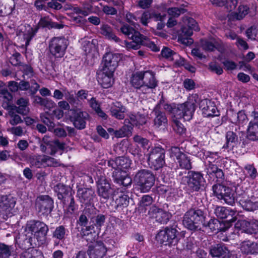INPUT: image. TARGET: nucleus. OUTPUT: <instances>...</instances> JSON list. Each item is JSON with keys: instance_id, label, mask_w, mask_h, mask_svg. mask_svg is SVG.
<instances>
[{"instance_id": "1", "label": "nucleus", "mask_w": 258, "mask_h": 258, "mask_svg": "<svg viewBox=\"0 0 258 258\" xmlns=\"http://www.w3.org/2000/svg\"><path fill=\"white\" fill-rule=\"evenodd\" d=\"M199 100L198 94H192L189 96L184 103L177 105L165 104L164 108L171 114L172 119L183 118L185 120H189L192 117L196 104Z\"/></svg>"}, {"instance_id": "2", "label": "nucleus", "mask_w": 258, "mask_h": 258, "mask_svg": "<svg viewBox=\"0 0 258 258\" xmlns=\"http://www.w3.org/2000/svg\"><path fill=\"white\" fill-rule=\"evenodd\" d=\"M205 216L200 209H191L184 215L182 223L185 227L191 231L201 230L202 226H206Z\"/></svg>"}, {"instance_id": "3", "label": "nucleus", "mask_w": 258, "mask_h": 258, "mask_svg": "<svg viewBox=\"0 0 258 258\" xmlns=\"http://www.w3.org/2000/svg\"><path fill=\"white\" fill-rule=\"evenodd\" d=\"M134 180L142 192L149 191L155 182V176L148 170H141L136 174Z\"/></svg>"}, {"instance_id": "4", "label": "nucleus", "mask_w": 258, "mask_h": 258, "mask_svg": "<svg viewBox=\"0 0 258 258\" xmlns=\"http://www.w3.org/2000/svg\"><path fill=\"white\" fill-rule=\"evenodd\" d=\"M249 191L248 189L243 190L241 187L235 188L236 194V201L245 210L252 211L258 208V203L254 202L253 196H249Z\"/></svg>"}, {"instance_id": "5", "label": "nucleus", "mask_w": 258, "mask_h": 258, "mask_svg": "<svg viewBox=\"0 0 258 258\" xmlns=\"http://www.w3.org/2000/svg\"><path fill=\"white\" fill-rule=\"evenodd\" d=\"M183 21L187 27L181 28V32L178 36V40L182 44L190 45L193 42L192 39L190 38L192 34V30L199 31V28L197 22L192 18H184Z\"/></svg>"}, {"instance_id": "6", "label": "nucleus", "mask_w": 258, "mask_h": 258, "mask_svg": "<svg viewBox=\"0 0 258 258\" xmlns=\"http://www.w3.org/2000/svg\"><path fill=\"white\" fill-rule=\"evenodd\" d=\"M178 231L174 228L166 227L161 230L156 235V240L160 244L165 245H174L178 242Z\"/></svg>"}, {"instance_id": "7", "label": "nucleus", "mask_w": 258, "mask_h": 258, "mask_svg": "<svg viewBox=\"0 0 258 258\" xmlns=\"http://www.w3.org/2000/svg\"><path fill=\"white\" fill-rule=\"evenodd\" d=\"M121 32L126 36H128L133 42H128L124 41L122 43L127 49H138L139 48V43L143 41V35L135 29L127 25H123L120 28Z\"/></svg>"}, {"instance_id": "8", "label": "nucleus", "mask_w": 258, "mask_h": 258, "mask_svg": "<svg viewBox=\"0 0 258 258\" xmlns=\"http://www.w3.org/2000/svg\"><path fill=\"white\" fill-rule=\"evenodd\" d=\"M182 181L187 184L189 189L192 191H198L203 185L205 179L203 175L198 172L189 171L187 175L182 178Z\"/></svg>"}, {"instance_id": "9", "label": "nucleus", "mask_w": 258, "mask_h": 258, "mask_svg": "<svg viewBox=\"0 0 258 258\" xmlns=\"http://www.w3.org/2000/svg\"><path fill=\"white\" fill-rule=\"evenodd\" d=\"M165 152L161 147H157L153 148L150 152L148 161L151 167L155 170L161 168L165 163Z\"/></svg>"}, {"instance_id": "10", "label": "nucleus", "mask_w": 258, "mask_h": 258, "mask_svg": "<svg viewBox=\"0 0 258 258\" xmlns=\"http://www.w3.org/2000/svg\"><path fill=\"white\" fill-rule=\"evenodd\" d=\"M68 46L67 40L64 38L55 37L52 39L49 44L51 53L56 57L63 56Z\"/></svg>"}, {"instance_id": "11", "label": "nucleus", "mask_w": 258, "mask_h": 258, "mask_svg": "<svg viewBox=\"0 0 258 258\" xmlns=\"http://www.w3.org/2000/svg\"><path fill=\"white\" fill-rule=\"evenodd\" d=\"M170 157L179 164L180 168L185 169L191 168L190 159L177 147H172L170 150Z\"/></svg>"}, {"instance_id": "12", "label": "nucleus", "mask_w": 258, "mask_h": 258, "mask_svg": "<svg viewBox=\"0 0 258 258\" xmlns=\"http://www.w3.org/2000/svg\"><path fill=\"white\" fill-rule=\"evenodd\" d=\"M121 58V55L118 53H107L103 57L102 69L114 72Z\"/></svg>"}, {"instance_id": "13", "label": "nucleus", "mask_w": 258, "mask_h": 258, "mask_svg": "<svg viewBox=\"0 0 258 258\" xmlns=\"http://www.w3.org/2000/svg\"><path fill=\"white\" fill-rule=\"evenodd\" d=\"M235 228L248 234L256 233L258 232V221L238 220L235 224Z\"/></svg>"}, {"instance_id": "14", "label": "nucleus", "mask_w": 258, "mask_h": 258, "mask_svg": "<svg viewBox=\"0 0 258 258\" xmlns=\"http://www.w3.org/2000/svg\"><path fill=\"white\" fill-rule=\"evenodd\" d=\"M16 204V200L11 195H3L0 197V212L7 216H11L12 211Z\"/></svg>"}, {"instance_id": "15", "label": "nucleus", "mask_w": 258, "mask_h": 258, "mask_svg": "<svg viewBox=\"0 0 258 258\" xmlns=\"http://www.w3.org/2000/svg\"><path fill=\"white\" fill-rule=\"evenodd\" d=\"M97 186L98 195L104 199H108L112 190L109 181L105 177L102 176L98 179Z\"/></svg>"}, {"instance_id": "16", "label": "nucleus", "mask_w": 258, "mask_h": 258, "mask_svg": "<svg viewBox=\"0 0 258 258\" xmlns=\"http://www.w3.org/2000/svg\"><path fill=\"white\" fill-rule=\"evenodd\" d=\"M131 161L125 157H121L115 158V159L110 160L108 161V165L109 167L114 169V171L122 172L126 171V170L130 167Z\"/></svg>"}, {"instance_id": "17", "label": "nucleus", "mask_w": 258, "mask_h": 258, "mask_svg": "<svg viewBox=\"0 0 258 258\" xmlns=\"http://www.w3.org/2000/svg\"><path fill=\"white\" fill-rule=\"evenodd\" d=\"M37 29L34 30L29 25H21L17 30V34L19 38L25 42V47H27L29 42L34 36Z\"/></svg>"}, {"instance_id": "18", "label": "nucleus", "mask_w": 258, "mask_h": 258, "mask_svg": "<svg viewBox=\"0 0 258 258\" xmlns=\"http://www.w3.org/2000/svg\"><path fill=\"white\" fill-rule=\"evenodd\" d=\"M53 202L47 195L38 197L36 201V206L39 212L42 213H49L51 211Z\"/></svg>"}, {"instance_id": "19", "label": "nucleus", "mask_w": 258, "mask_h": 258, "mask_svg": "<svg viewBox=\"0 0 258 258\" xmlns=\"http://www.w3.org/2000/svg\"><path fill=\"white\" fill-rule=\"evenodd\" d=\"M199 106L205 117H210L218 115V111L214 102L210 100L205 99L202 100Z\"/></svg>"}, {"instance_id": "20", "label": "nucleus", "mask_w": 258, "mask_h": 258, "mask_svg": "<svg viewBox=\"0 0 258 258\" xmlns=\"http://www.w3.org/2000/svg\"><path fill=\"white\" fill-rule=\"evenodd\" d=\"M88 114L80 110H75L71 120L73 122L74 126L79 130L84 129L86 124V120L88 118Z\"/></svg>"}, {"instance_id": "21", "label": "nucleus", "mask_w": 258, "mask_h": 258, "mask_svg": "<svg viewBox=\"0 0 258 258\" xmlns=\"http://www.w3.org/2000/svg\"><path fill=\"white\" fill-rule=\"evenodd\" d=\"M106 248L102 242H97L89 246L88 251L90 258H103L106 254Z\"/></svg>"}, {"instance_id": "22", "label": "nucleus", "mask_w": 258, "mask_h": 258, "mask_svg": "<svg viewBox=\"0 0 258 258\" xmlns=\"http://www.w3.org/2000/svg\"><path fill=\"white\" fill-rule=\"evenodd\" d=\"M149 212L157 222L161 224H166L172 216L170 213L156 207H152Z\"/></svg>"}, {"instance_id": "23", "label": "nucleus", "mask_w": 258, "mask_h": 258, "mask_svg": "<svg viewBox=\"0 0 258 258\" xmlns=\"http://www.w3.org/2000/svg\"><path fill=\"white\" fill-rule=\"evenodd\" d=\"M113 73L103 69L98 73V81L102 87L108 88L111 86L113 83Z\"/></svg>"}, {"instance_id": "24", "label": "nucleus", "mask_w": 258, "mask_h": 258, "mask_svg": "<svg viewBox=\"0 0 258 258\" xmlns=\"http://www.w3.org/2000/svg\"><path fill=\"white\" fill-rule=\"evenodd\" d=\"M143 89L147 92L149 89L156 88L158 84L154 73L152 71H143Z\"/></svg>"}, {"instance_id": "25", "label": "nucleus", "mask_w": 258, "mask_h": 258, "mask_svg": "<svg viewBox=\"0 0 258 258\" xmlns=\"http://www.w3.org/2000/svg\"><path fill=\"white\" fill-rule=\"evenodd\" d=\"M77 196L81 203L88 204L93 200L95 193L91 188H79L78 190Z\"/></svg>"}, {"instance_id": "26", "label": "nucleus", "mask_w": 258, "mask_h": 258, "mask_svg": "<svg viewBox=\"0 0 258 258\" xmlns=\"http://www.w3.org/2000/svg\"><path fill=\"white\" fill-rule=\"evenodd\" d=\"M111 115L118 119H123L124 117V113L126 110L125 107L120 102L113 103L110 109Z\"/></svg>"}, {"instance_id": "27", "label": "nucleus", "mask_w": 258, "mask_h": 258, "mask_svg": "<svg viewBox=\"0 0 258 258\" xmlns=\"http://www.w3.org/2000/svg\"><path fill=\"white\" fill-rule=\"evenodd\" d=\"M27 229L33 234L41 231H48V227L44 223L35 220L28 222L27 224Z\"/></svg>"}, {"instance_id": "28", "label": "nucleus", "mask_w": 258, "mask_h": 258, "mask_svg": "<svg viewBox=\"0 0 258 258\" xmlns=\"http://www.w3.org/2000/svg\"><path fill=\"white\" fill-rule=\"evenodd\" d=\"M113 177L116 183L127 186L132 183V179L128 176L126 171L122 172L118 171L113 172Z\"/></svg>"}, {"instance_id": "29", "label": "nucleus", "mask_w": 258, "mask_h": 258, "mask_svg": "<svg viewBox=\"0 0 258 258\" xmlns=\"http://www.w3.org/2000/svg\"><path fill=\"white\" fill-rule=\"evenodd\" d=\"M215 213L217 217L220 219L227 218L229 216L233 217L235 215L236 212L230 209H227L223 207H217L215 210ZM235 221L234 218L230 219L229 220Z\"/></svg>"}, {"instance_id": "30", "label": "nucleus", "mask_w": 258, "mask_h": 258, "mask_svg": "<svg viewBox=\"0 0 258 258\" xmlns=\"http://www.w3.org/2000/svg\"><path fill=\"white\" fill-rule=\"evenodd\" d=\"M16 104L18 106L15 107L17 112L24 115L29 113L30 109L28 107V99L21 98L17 101Z\"/></svg>"}, {"instance_id": "31", "label": "nucleus", "mask_w": 258, "mask_h": 258, "mask_svg": "<svg viewBox=\"0 0 258 258\" xmlns=\"http://www.w3.org/2000/svg\"><path fill=\"white\" fill-rule=\"evenodd\" d=\"M143 76V71L133 74L131 79V83L134 88L137 89H141L144 92Z\"/></svg>"}, {"instance_id": "32", "label": "nucleus", "mask_w": 258, "mask_h": 258, "mask_svg": "<svg viewBox=\"0 0 258 258\" xmlns=\"http://www.w3.org/2000/svg\"><path fill=\"white\" fill-rule=\"evenodd\" d=\"M100 33L109 40L116 42L120 41V39L113 33L111 27L107 24H103L101 26Z\"/></svg>"}, {"instance_id": "33", "label": "nucleus", "mask_w": 258, "mask_h": 258, "mask_svg": "<svg viewBox=\"0 0 258 258\" xmlns=\"http://www.w3.org/2000/svg\"><path fill=\"white\" fill-rule=\"evenodd\" d=\"M155 114L154 126L157 128L165 127L167 123V119L165 113L160 111H155Z\"/></svg>"}, {"instance_id": "34", "label": "nucleus", "mask_w": 258, "mask_h": 258, "mask_svg": "<svg viewBox=\"0 0 258 258\" xmlns=\"http://www.w3.org/2000/svg\"><path fill=\"white\" fill-rule=\"evenodd\" d=\"M128 116L131 126L142 125L145 124L147 121L146 116L141 114H134L131 113Z\"/></svg>"}, {"instance_id": "35", "label": "nucleus", "mask_w": 258, "mask_h": 258, "mask_svg": "<svg viewBox=\"0 0 258 258\" xmlns=\"http://www.w3.org/2000/svg\"><path fill=\"white\" fill-rule=\"evenodd\" d=\"M230 120L233 123L242 125L247 121V117L243 111H240L238 113H232L230 117Z\"/></svg>"}, {"instance_id": "36", "label": "nucleus", "mask_w": 258, "mask_h": 258, "mask_svg": "<svg viewBox=\"0 0 258 258\" xmlns=\"http://www.w3.org/2000/svg\"><path fill=\"white\" fill-rule=\"evenodd\" d=\"M235 190L234 191L229 187L223 194V196L220 199L223 200L224 202L230 205H233L236 199V195L235 196Z\"/></svg>"}, {"instance_id": "37", "label": "nucleus", "mask_w": 258, "mask_h": 258, "mask_svg": "<svg viewBox=\"0 0 258 258\" xmlns=\"http://www.w3.org/2000/svg\"><path fill=\"white\" fill-rule=\"evenodd\" d=\"M247 137L252 141L258 140V123L250 121L247 128Z\"/></svg>"}, {"instance_id": "38", "label": "nucleus", "mask_w": 258, "mask_h": 258, "mask_svg": "<svg viewBox=\"0 0 258 258\" xmlns=\"http://www.w3.org/2000/svg\"><path fill=\"white\" fill-rule=\"evenodd\" d=\"M80 42L82 45V48L85 53L88 54L91 53L96 50V46L92 41L87 40L84 38L82 39Z\"/></svg>"}, {"instance_id": "39", "label": "nucleus", "mask_w": 258, "mask_h": 258, "mask_svg": "<svg viewBox=\"0 0 258 258\" xmlns=\"http://www.w3.org/2000/svg\"><path fill=\"white\" fill-rule=\"evenodd\" d=\"M207 170L208 174L214 175L218 178H222L224 176L222 170L218 168L213 163H208Z\"/></svg>"}, {"instance_id": "40", "label": "nucleus", "mask_w": 258, "mask_h": 258, "mask_svg": "<svg viewBox=\"0 0 258 258\" xmlns=\"http://www.w3.org/2000/svg\"><path fill=\"white\" fill-rule=\"evenodd\" d=\"M161 55L163 57L170 60H174L177 63L179 60L178 58H180V57L176 53L168 47H164L162 49Z\"/></svg>"}, {"instance_id": "41", "label": "nucleus", "mask_w": 258, "mask_h": 258, "mask_svg": "<svg viewBox=\"0 0 258 258\" xmlns=\"http://www.w3.org/2000/svg\"><path fill=\"white\" fill-rule=\"evenodd\" d=\"M48 148L50 150V152L47 151L46 153H48L51 155H54L58 151H62L64 149L65 144L63 143L59 142L58 140H54Z\"/></svg>"}, {"instance_id": "42", "label": "nucleus", "mask_w": 258, "mask_h": 258, "mask_svg": "<svg viewBox=\"0 0 258 258\" xmlns=\"http://www.w3.org/2000/svg\"><path fill=\"white\" fill-rule=\"evenodd\" d=\"M29 161L32 166L37 168L44 166V155H35L29 157Z\"/></svg>"}, {"instance_id": "43", "label": "nucleus", "mask_w": 258, "mask_h": 258, "mask_svg": "<svg viewBox=\"0 0 258 258\" xmlns=\"http://www.w3.org/2000/svg\"><path fill=\"white\" fill-rule=\"evenodd\" d=\"M89 101L91 107L95 111L100 117L104 119L107 118V115L100 109L99 104L94 98L92 97Z\"/></svg>"}, {"instance_id": "44", "label": "nucleus", "mask_w": 258, "mask_h": 258, "mask_svg": "<svg viewBox=\"0 0 258 258\" xmlns=\"http://www.w3.org/2000/svg\"><path fill=\"white\" fill-rule=\"evenodd\" d=\"M249 11V8L245 5H240L239 6L237 12L235 14V18L238 20L243 19L247 15Z\"/></svg>"}, {"instance_id": "45", "label": "nucleus", "mask_w": 258, "mask_h": 258, "mask_svg": "<svg viewBox=\"0 0 258 258\" xmlns=\"http://www.w3.org/2000/svg\"><path fill=\"white\" fill-rule=\"evenodd\" d=\"M226 247L222 244H217L210 250V254L214 257L222 256L226 252Z\"/></svg>"}, {"instance_id": "46", "label": "nucleus", "mask_w": 258, "mask_h": 258, "mask_svg": "<svg viewBox=\"0 0 258 258\" xmlns=\"http://www.w3.org/2000/svg\"><path fill=\"white\" fill-rule=\"evenodd\" d=\"M129 197L127 195L123 194L119 196L115 200V208H123L126 207L129 204Z\"/></svg>"}, {"instance_id": "47", "label": "nucleus", "mask_w": 258, "mask_h": 258, "mask_svg": "<svg viewBox=\"0 0 258 258\" xmlns=\"http://www.w3.org/2000/svg\"><path fill=\"white\" fill-rule=\"evenodd\" d=\"M54 190L57 193L58 198L61 200L68 195L69 188L66 185L59 183L54 187Z\"/></svg>"}, {"instance_id": "48", "label": "nucleus", "mask_w": 258, "mask_h": 258, "mask_svg": "<svg viewBox=\"0 0 258 258\" xmlns=\"http://www.w3.org/2000/svg\"><path fill=\"white\" fill-rule=\"evenodd\" d=\"M256 244L250 241H244L241 245V250L245 253H251L254 252Z\"/></svg>"}, {"instance_id": "49", "label": "nucleus", "mask_w": 258, "mask_h": 258, "mask_svg": "<svg viewBox=\"0 0 258 258\" xmlns=\"http://www.w3.org/2000/svg\"><path fill=\"white\" fill-rule=\"evenodd\" d=\"M54 141H52L50 139V137L45 135L42 138L40 146V149L42 152L44 153H47V148L50 146L52 143Z\"/></svg>"}, {"instance_id": "50", "label": "nucleus", "mask_w": 258, "mask_h": 258, "mask_svg": "<svg viewBox=\"0 0 258 258\" xmlns=\"http://www.w3.org/2000/svg\"><path fill=\"white\" fill-rule=\"evenodd\" d=\"M228 188V187L222 184H216L213 186V190L214 195L218 199H221Z\"/></svg>"}, {"instance_id": "51", "label": "nucleus", "mask_w": 258, "mask_h": 258, "mask_svg": "<svg viewBox=\"0 0 258 258\" xmlns=\"http://www.w3.org/2000/svg\"><path fill=\"white\" fill-rule=\"evenodd\" d=\"M12 247L4 243H0V257L9 258L11 254Z\"/></svg>"}, {"instance_id": "52", "label": "nucleus", "mask_w": 258, "mask_h": 258, "mask_svg": "<svg viewBox=\"0 0 258 258\" xmlns=\"http://www.w3.org/2000/svg\"><path fill=\"white\" fill-rule=\"evenodd\" d=\"M66 229L63 226H59L56 228L53 233V237L58 240H62L65 237Z\"/></svg>"}, {"instance_id": "53", "label": "nucleus", "mask_w": 258, "mask_h": 258, "mask_svg": "<svg viewBox=\"0 0 258 258\" xmlns=\"http://www.w3.org/2000/svg\"><path fill=\"white\" fill-rule=\"evenodd\" d=\"M41 120L45 124L48 128L49 131H52V130L55 126V124L51 121L48 117V114L47 113L41 114L40 115Z\"/></svg>"}, {"instance_id": "54", "label": "nucleus", "mask_w": 258, "mask_h": 258, "mask_svg": "<svg viewBox=\"0 0 258 258\" xmlns=\"http://www.w3.org/2000/svg\"><path fill=\"white\" fill-rule=\"evenodd\" d=\"M172 126L174 131L180 135L183 134L185 132V128L178 119H173Z\"/></svg>"}, {"instance_id": "55", "label": "nucleus", "mask_w": 258, "mask_h": 258, "mask_svg": "<svg viewBox=\"0 0 258 258\" xmlns=\"http://www.w3.org/2000/svg\"><path fill=\"white\" fill-rule=\"evenodd\" d=\"M226 145H224V148H228L232 144L234 143L237 140V137L233 132L229 131L226 133Z\"/></svg>"}, {"instance_id": "56", "label": "nucleus", "mask_w": 258, "mask_h": 258, "mask_svg": "<svg viewBox=\"0 0 258 258\" xmlns=\"http://www.w3.org/2000/svg\"><path fill=\"white\" fill-rule=\"evenodd\" d=\"M60 165L58 160L49 157L47 155H44V166H54L56 167Z\"/></svg>"}, {"instance_id": "57", "label": "nucleus", "mask_w": 258, "mask_h": 258, "mask_svg": "<svg viewBox=\"0 0 258 258\" xmlns=\"http://www.w3.org/2000/svg\"><path fill=\"white\" fill-rule=\"evenodd\" d=\"M131 126L124 125L122 128L119 131H116L114 132L115 137L117 138H122L125 136L128 135L131 132Z\"/></svg>"}, {"instance_id": "58", "label": "nucleus", "mask_w": 258, "mask_h": 258, "mask_svg": "<svg viewBox=\"0 0 258 258\" xmlns=\"http://www.w3.org/2000/svg\"><path fill=\"white\" fill-rule=\"evenodd\" d=\"M142 44L146 46L148 48H149L151 50L157 52L160 50V48L156 44H155L153 42L150 41L149 40L144 38L143 36V41L141 43H139V44Z\"/></svg>"}, {"instance_id": "59", "label": "nucleus", "mask_w": 258, "mask_h": 258, "mask_svg": "<svg viewBox=\"0 0 258 258\" xmlns=\"http://www.w3.org/2000/svg\"><path fill=\"white\" fill-rule=\"evenodd\" d=\"M9 115L11 117L9 120L10 123L12 125H15L23 122L21 117L15 114L13 111L9 112Z\"/></svg>"}, {"instance_id": "60", "label": "nucleus", "mask_w": 258, "mask_h": 258, "mask_svg": "<svg viewBox=\"0 0 258 258\" xmlns=\"http://www.w3.org/2000/svg\"><path fill=\"white\" fill-rule=\"evenodd\" d=\"M202 48L206 51H214L216 48L214 42L212 41L203 40L201 41Z\"/></svg>"}, {"instance_id": "61", "label": "nucleus", "mask_w": 258, "mask_h": 258, "mask_svg": "<svg viewBox=\"0 0 258 258\" xmlns=\"http://www.w3.org/2000/svg\"><path fill=\"white\" fill-rule=\"evenodd\" d=\"M209 69L210 71L216 73L218 75H221L223 72L221 67L219 64L214 62H212L209 63Z\"/></svg>"}, {"instance_id": "62", "label": "nucleus", "mask_w": 258, "mask_h": 258, "mask_svg": "<svg viewBox=\"0 0 258 258\" xmlns=\"http://www.w3.org/2000/svg\"><path fill=\"white\" fill-rule=\"evenodd\" d=\"M48 231H41L33 234L34 237L38 242V244H42L45 242L46 239V235Z\"/></svg>"}, {"instance_id": "63", "label": "nucleus", "mask_w": 258, "mask_h": 258, "mask_svg": "<svg viewBox=\"0 0 258 258\" xmlns=\"http://www.w3.org/2000/svg\"><path fill=\"white\" fill-rule=\"evenodd\" d=\"M244 169L247 171L248 176L252 179H255L258 175L256 169L251 165H246Z\"/></svg>"}, {"instance_id": "64", "label": "nucleus", "mask_w": 258, "mask_h": 258, "mask_svg": "<svg viewBox=\"0 0 258 258\" xmlns=\"http://www.w3.org/2000/svg\"><path fill=\"white\" fill-rule=\"evenodd\" d=\"M167 12L169 15L172 17H178L181 13L184 12V10L177 8H171L168 9Z\"/></svg>"}]
</instances>
